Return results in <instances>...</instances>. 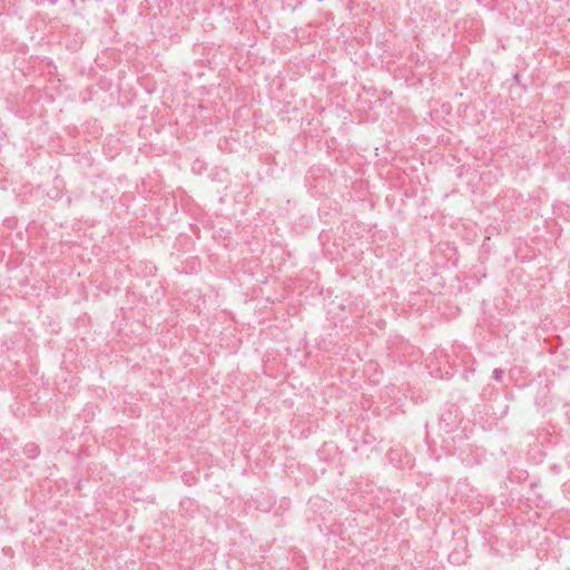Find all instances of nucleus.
<instances>
[{"mask_svg":"<svg viewBox=\"0 0 570 570\" xmlns=\"http://www.w3.org/2000/svg\"><path fill=\"white\" fill-rule=\"evenodd\" d=\"M23 454L28 459H37L40 455V448L36 443H27L23 448Z\"/></svg>","mask_w":570,"mask_h":570,"instance_id":"f257e3e1","label":"nucleus"},{"mask_svg":"<svg viewBox=\"0 0 570 570\" xmlns=\"http://www.w3.org/2000/svg\"><path fill=\"white\" fill-rule=\"evenodd\" d=\"M492 376L495 381H500L503 376V371L501 368H494L492 372Z\"/></svg>","mask_w":570,"mask_h":570,"instance_id":"f03ea898","label":"nucleus"}]
</instances>
